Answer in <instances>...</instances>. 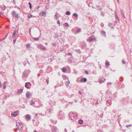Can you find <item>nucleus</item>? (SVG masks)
Masks as SVG:
<instances>
[{
    "label": "nucleus",
    "mask_w": 132,
    "mask_h": 132,
    "mask_svg": "<svg viewBox=\"0 0 132 132\" xmlns=\"http://www.w3.org/2000/svg\"><path fill=\"white\" fill-rule=\"evenodd\" d=\"M26 117L27 119V121L30 120L31 118L30 115L29 114L26 115Z\"/></svg>",
    "instance_id": "obj_17"
},
{
    "label": "nucleus",
    "mask_w": 132,
    "mask_h": 132,
    "mask_svg": "<svg viewBox=\"0 0 132 132\" xmlns=\"http://www.w3.org/2000/svg\"><path fill=\"white\" fill-rule=\"evenodd\" d=\"M2 9V10H4L6 9V7L5 6H4L3 7Z\"/></svg>",
    "instance_id": "obj_42"
},
{
    "label": "nucleus",
    "mask_w": 132,
    "mask_h": 132,
    "mask_svg": "<svg viewBox=\"0 0 132 132\" xmlns=\"http://www.w3.org/2000/svg\"><path fill=\"white\" fill-rule=\"evenodd\" d=\"M16 12L15 11H12V16L15 18H20V16L18 14H15L16 13Z\"/></svg>",
    "instance_id": "obj_2"
},
{
    "label": "nucleus",
    "mask_w": 132,
    "mask_h": 132,
    "mask_svg": "<svg viewBox=\"0 0 132 132\" xmlns=\"http://www.w3.org/2000/svg\"><path fill=\"white\" fill-rule=\"evenodd\" d=\"M49 104L52 106H53L54 105H55V102L51 100H50L49 102Z\"/></svg>",
    "instance_id": "obj_11"
},
{
    "label": "nucleus",
    "mask_w": 132,
    "mask_h": 132,
    "mask_svg": "<svg viewBox=\"0 0 132 132\" xmlns=\"http://www.w3.org/2000/svg\"><path fill=\"white\" fill-rule=\"evenodd\" d=\"M46 12L45 11H42L39 14V15L40 16H43L44 17L46 16Z\"/></svg>",
    "instance_id": "obj_8"
},
{
    "label": "nucleus",
    "mask_w": 132,
    "mask_h": 132,
    "mask_svg": "<svg viewBox=\"0 0 132 132\" xmlns=\"http://www.w3.org/2000/svg\"><path fill=\"white\" fill-rule=\"evenodd\" d=\"M6 82L5 81L3 84V86H2V87L4 89H5L6 87V85L5 84H6Z\"/></svg>",
    "instance_id": "obj_18"
},
{
    "label": "nucleus",
    "mask_w": 132,
    "mask_h": 132,
    "mask_svg": "<svg viewBox=\"0 0 132 132\" xmlns=\"http://www.w3.org/2000/svg\"><path fill=\"white\" fill-rule=\"evenodd\" d=\"M122 62L123 64H125L126 63V62L124 61V59L122 60Z\"/></svg>",
    "instance_id": "obj_37"
},
{
    "label": "nucleus",
    "mask_w": 132,
    "mask_h": 132,
    "mask_svg": "<svg viewBox=\"0 0 132 132\" xmlns=\"http://www.w3.org/2000/svg\"><path fill=\"white\" fill-rule=\"evenodd\" d=\"M38 48L42 49L43 50H44L45 49V48L43 45H39L38 46Z\"/></svg>",
    "instance_id": "obj_16"
},
{
    "label": "nucleus",
    "mask_w": 132,
    "mask_h": 132,
    "mask_svg": "<svg viewBox=\"0 0 132 132\" xmlns=\"http://www.w3.org/2000/svg\"><path fill=\"white\" fill-rule=\"evenodd\" d=\"M48 112L49 113H50L52 112V111L50 110H49Z\"/></svg>",
    "instance_id": "obj_56"
},
{
    "label": "nucleus",
    "mask_w": 132,
    "mask_h": 132,
    "mask_svg": "<svg viewBox=\"0 0 132 132\" xmlns=\"http://www.w3.org/2000/svg\"><path fill=\"white\" fill-rule=\"evenodd\" d=\"M28 76V75L27 73H26L25 72H23L22 73V77L23 78V77H27Z\"/></svg>",
    "instance_id": "obj_19"
},
{
    "label": "nucleus",
    "mask_w": 132,
    "mask_h": 132,
    "mask_svg": "<svg viewBox=\"0 0 132 132\" xmlns=\"http://www.w3.org/2000/svg\"><path fill=\"white\" fill-rule=\"evenodd\" d=\"M101 15L103 16H104V14L103 13V12H101Z\"/></svg>",
    "instance_id": "obj_48"
},
{
    "label": "nucleus",
    "mask_w": 132,
    "mask_h": 132,
    "mask_svg": "<svg viewBox=\"0 0 132 132\" xmlns=\"http://www.w3.org/2000/svg\"><path fill=\"white\" fill-rule=\"evenodd\" d=\"M65 14L68 15H70L71 14V13L69 11H67L66 12Z\"/></svg>",
    "instance_id": "obj_30"
},
{
    "label": "nucleus",
    "mask_w": 132,
    "mask_h": 132,
    "mask_svg": "<svg viewBox=\"0 0 132 132\" xmlns=\"http://www.w3.org/2000/svg\"><path fill=\"white\" fill-rule=\"evenodd\" d=\"M62 71L64 73H65L67 71V68L65 67H63V68H62Z\"/></svg>",
    "instance_id": "obj_21"
},
{
    "label": "nucleus",
    "mask_w": 132,
    "mask_h": 132,
    "mask_svg": "<svg viewBox=\"0 0 132 132\" xmlns=\"http://www.w3.org/2000/svg\"><path fill=\"white\" fill-rule=\"evenodd\" d=\"M64 26L65 27H67L69 26L68 24L67 23H65L64 24Z\"/></svg>",
    "instance_id": "obj_34"
},
{
    "label": "nucleus",
    "mask_w": 132,
    "mask_h": 132,
    "mask_svg": "<svg viewBox=\"0 0 132 132\" xmlns=\"http://www.w3.org/2000/svg\"><path fill=\"white\" fill-rule=\"evenodd\" d=\"M31 28H30L29 30V34H30V35H31Z\"/></svg>",
    "instance_id": "obj_55"
},
{
    "label": "nucleus",
    "mask_w": 132,
    "mask_h": 132,
    "mask_svg": "<svg viewBox=\"0 0 132 132\" xmlns=\"http://www.w3.org/2000/svg\"><path fill=\"white\" fill-rule=\"evenodd\" d=\"M126 127H127V128H128L129 127V126L128 125H126Z\"/></svg>",
    "instance_id": "obj_64"
},
{
    "label": "nucleus",
    "mask_w": 132,
    "mask_h": 132,
    "mask_svg": "<svg viewBox=\"0 0 132 132\" xmlns=\"http://www.w3.org/2000/svg\"><path fill=\"white\" fill-rule=\"evenodd\" d=\"M28 4L29 5V8L31 10L32 9V7L31 4L30 2Z\"/></svg>",
    "instance_id": "obj_31"
},
{
    "label": "nucleus",
    "mask_w": 132,
    "mask_h": 132,
    "mask_svg": "<svg viewBox=\"0 0 132 132\" xmlns=\"http://www.w3.org/2000/svg\"><path fill=\"white\" fill-rule=\"evenodd\" d=\"M66 55L69 56H72V54L71 53H67L66 54Z\"/></svg>",
    "instance_id": "obj_35"
},
{
    "label": "nucleus",
    "mask_w": 132,
    "mask_h": 132,
    "mask_svg": "<svg viewBox=\"0 0 132 132\" xmlns=\"http://www.w3.org/2000/svg\"><path fill=\"white\" fill-rule=\"evenodd\" d=\"M31 93L29 92H27L26 93V96L28 99H29V97L30 96Z\"/></svg>",
    "instance_id": "obj_10"
},
{
    "label": "nucleus",
    "mask_w": 132,
    "mask_h": 132,
    "mask_svg": "<svg viewBox=\"0 0 132 132\" xmlns=\"http://www.w3.org/2000/svg\"><path fill=\"white\" fill-rule=\"evenodd\" d=\"M46 82H47V84H48V82H49L48 79H46Z\"/></svg>",
    "instance_id": "obj_52"
},
{
    "label": "nucleus",
    "mask_w": 132,
    "mask_h": 132,
    "mask_svg": "<svg viewBox=\"0 0 132 132\" xmlns=\"http://www.w3.org/2000/svg\"><path fill=\"white\" fill-rule=\"evenodd\" d=\"M28 84H27V83L26 82L25 84V87L27 89H29L30 88V87H29L28 86Z\"/></svg>",
    "instance_id": "obj_29"
},
{
    "label": "nucleus",
    "mask_w": 132,
    "mask_h": 132,
    "mask_svg": "<svg viewBox=\"0 0 132 132\" xmlns=\"http://www.w3.org/2000/svg\"><path fill=\"white\" fill-rule=\"evenodd\" d=\"M57 23L59 25V26H60V22L59 20H57Z\"/></svg>",
    "instance_id": "obj_39"
},
{
    "label": "nucleus",
    "mask_w": 132,
    "mask_h": 132,
    "mask_svg": "<svg viewBox=\"0 0 132 132\" xmlns=\"http://www.w3.org/2000/svg\"><path fill=\"white\" fill-rule=\"evenodd\" d=\"M105 65L106 66L108 67L110 65V63L108 61H106Z\"/></svg>",
    "instance_id": "obj_23"
},
{
    "label": "nucleus",
    "mask_w": 132,
    "mask_h": 132,
    "mask_svg": "<svg viewBox=\"0 0 132 132\" xmlns=\"http://www.w3.org/2000/svg\"><path fill=\"white\" fill-rule=\"evenodd\" d=\"M8 35V34H7V35L5 36V37L3 38V39H4L5 38H6V37H7V36Z\"/></svg>",
    "instance_id": "obj_60"
},
{
    "label": "nucleus",
    "mask_w": 132,
    "mask_h": 132,
    "mask_svg": "<svg viewBox=\"0 0 132 132\" xmlns=\"http://www.w3.org/2000/svg\"><path fill=\"white\" fill-rule=\"evenodd\" d=\"M16 39H13V43H14V44H15V43L16 41Z\"/></svg>",
    "instance_id": "obj_49"
},
{
    "label": "nucleus",
    "mask_w": 132,
    "mask_h": 132,
    "mask_svg": "<svg viewBox=\"0 0 132 132\" xmlns=\"http://www.w3.org/2000/svg\"><path fill=\"white\" fill-rule=\"evenodd\" d=\"M33 38L35 41H37L39 40L38 38Z\"/></svg>",
    "instance_id": "obj_38"
},
{
    "label": "nucleus",
    "mask_w": 132,
    "mask_h": 132,
    "mask_svg": "<svg viewBox=\"0 0 132 132\" xmlns=\"http://www.w3.org/2000/svg\"><path fill=\"white\" fill-rule=\"evenodd\" d=\"M80 45L81 48L83 49L86 48V44L85 43H82Z\"/></svg>",
    "instance_id": "obj_6"
},
{
    "label": "nucleus",
    "mask_w": 132,
    "mask_h": 132,
    "mask_svg": "<svg viewBox=\"0 0 132 132\" xmlns=\"http://www.w3.org/2000/svg\"><path fill=\"white\" fill-rule=\"evenodd\" d=\"M32 16L33 15H32L30 14H29L27 16L28 18H31Z\"/></svg>",
    "instance_id": "obj_33"
},
{
    "label": "nucleus",
    "mask_w": 132,
    "mask_h": 132,
    "mask_svg": "<svg viewBox=\"0 0 132 132\" xmlns=\"http://www.w3.org/2000/svg\"><path fill=\"white\" fill-rule=\"evenodd\" d=\"M30 44H27L26 47H29Z\"/></svg>",
    "instance_id": "obj_50"
},
{
    "label": "nucleus",
    "mask_w": 132,
    "mask_h": 132,
    "mask_svg": "<svg viewBox=\"0 0 132 132\" xmlns=\"http://www.w3.org/2000/svg\"><path fill=\"white\" fill-rule=\"evenodd\" d=\"M124 85L123 84H121L119 85V87L122 88H124Z\"/></svg>",
    "instance_id": "obj_27"
},
{
    "label": "nucleus",
    "mask_w": 132,
    "mask_h": 132,
    "mask_svg": "<svg viewBox=\"0 0 132 132\" xmlns=\"http://www.w3.org/2000/svg\"><path fill=\"white\" fill-rule=\"evenodd\" d=\"M126 100L125 98H122L121 100H120L121 103L122 104L125 103L126 102Z\"/></svg>",
    "instance_id": "obj_12"
},
{
    "label": "nucleus",
    "mask_w": 132,
    "mask_h": 132,
    "mask_svg": "<svg viewBox=\"0 0 132 132\" xmlns=\"http://www.w3.org/2000/svg\"><path fill=\"white\" fill-rule=\"evenodd\" d=\"M76 52L78 53L79 54H80L81 53V51L80 50H75Z\"/></svg>",
    "instance_id": "obj_22"
},
{
    "label": "nucleus",
    "mask_w": 132,
    "mask_h": 132,
    "mask_svg": "<svg viewBox=\"0 0 132 132\" xmlns=\"http://www.w3.org/2000/svg\"><path fill=\"white\" fill-rule=\"evenodd\" d=\"M100 6H96V7H97V8H96V9L99 10H101L102 9L101 7L99 8V7Z\"/></svg>",
    "instance_id": "obj_32"
},
{
    "label": "nucleus",
    "mask_w": 132,
    "mask_h": 132,
    "mask_svg": "<svg viewBox=\"0 0 132 132\" xmlns=\"http://www.w3.org/2000/svg\"><path fill=\"white\" fill-rule=\"evenodd\" d=\"M78 122L79 124H82L83 123V121L81 119L78 120Z\"/></svg>",
    "instance_id": "obj_26"
},
{
    "label": "nucleus",
    "mask_w": 132,
    "mask_h": 132,
    "mask_svg": "<svg viewBox=\"0 0 132 132\" xmlns=\"http://www.w3.org/2000/svg\"><path fill=\"white\" fill-rule=\"evenodd\" d=\"M51 122L52 123H53L54 124V120H51Z\"/></svg>",
    "instance_id": "obj_59"
},
{
    "label": "nucleus",
    "mask_w": 132,
    "mask_h": 132,
    "mask_svg": "<svg viewBox=\"0 0 132 132\" xmlns=\"http://www.w3.org/2000/svg\"><path fill=\"white\" fill-rule=\"evenodd\" d=\"M67 130L65 128V132H67Z\"/></svg>",
    "instance_id": "obj_63"
},
{
    "label": "nucleus",
    "mask_w": 132,
    "mask_h": 132,
    "mask_svg": "<svg viewBox=\"0 0 132 132\" xmlns=\"http://www.w3.org/2000/svg\"><path fill=\"white\" fill-rule=\"evenodd\" d=\"M16 126H17L19 129L21 130L23 128V126L19 122H16Z\"/></svg>",
    "instance_id": "obj_3"
},
{
    "label": "nucleus",
    "mask_w": 132,
    "mask_h": 132,
    "mask_svg": "<svg viewBox=\"0 0 132 132\" xmlns=\"http://www.w3.org/2000/svg\"><path fill=\"white\" fill-rule=\"evenodd\" d=\"M104 81H103L101 80H100V82L101 83H102L103 82H104Z\"/></svg>",
    "instance_id": "obj_44"
},
{
    "label": "nucleus",
    "mask_w": 132,
    "mask_h": 132,
    "mask_svg": "<svg viewBox=\"0 0 132 132\" xmlns=\"http://www.w3.org/2000/svg\"><path fill=\"white\" fill-rule=\"evenodd\" d=\"M77 115H75V116H74V115H73V117H74L75 118H76V117H77Z\"/></svg>",
    "instance_id": "obj_58"
},
{
    "label": "nucleus",
    "mask_w": 132,
    "mask_h": 132,
    "mask_svg": "<svg viewBox=\"0 0 132 132\" xmlns=\"http://www.w3.org/2000/svg\"><path fill=\"white\" fill-rule=\"evenodd\" d=\"M121 14L123 18H125V19L126 20V19L125 17V16L124 15V13H123V11H121Z\"/></svg>",
    "instance_id": "obj_28"
},
{
    "label": "nucleus",
    "mask_w": 132,
    "mask_h": 132,
    "mask_svg": "<svg viewBox=\"0 0 132 132\" xmlns=\"http://www.w3.org/2000/svg\"><path fill=\"white\" fill-rule=\"evenodd\" d=\"M27 84H28V85H31V84L29 82H27Z\"/></svg>",
    "instance_id": "obj_53"
},
{
    "label": "nucleus",
    "mask_w": 132,
    "mask_h": 132,
    "mask_svg": "<svg viewBox=\"0 0 132 132\" xmlns=\"http://www.w3.org/2000/svg\"><path fill=\"white\" fill-rule=\"evenodd\" d=\"M112 25V24L111 23H109L108 24V26L109 27H111Z\"/></svg>",
    "instance_id": "obj_46"
},
{
    "label": "nucleus",
    "mask_w": 132,
    "mask_h": 132,
    "mask_svg": "<svg viewBox=\"0 0 132 132\" xmlns=\"http://www.w3.org/2000/svg\"><path fill=\"white\" fill-rule=\"evenodd\" d=\"M23 63L24 66H26V63L25 61H24V62H23Z\"/></svg>",
    "instance_id": "obj_45"
},
{
    "label": "nucleus",
    "mask_w": 132,
    "mask_h": 132,
    "mask_svg": "<svg viewBox=\"0 0 132 132\" xmlns=\"http://www.w3.org/2000/svg\"><path fill=\"white\" fill-rule=\"evenodd\" d=\"M51 130L52 132H58L59 130L57 129L56 126H53L51 127Z\"/></svg>",
    "instance_id": "obj_4"
},
{
    "label": "nucleus",
    "mask_w": 132,
    "mask_h": 132,
    "mask_svg": "<svg viewBox=\"0 0 132 132\" xmlns=\"http://www.w3.org/2000/svg\"><path fill=\"white\" fill-rule=\"evenodd\" d=\"M17 30L16 29H15V30L14 31V32L13 34V35L12 36V38H13L14 37H16L17 35L16 34V32H17Z\"/></svg>",
    "instance_id": "obj_7"
},
{
    "label": "nucleus",
    "mask_w": 132,
    "mask_h": 132,
    "mask_svg": "<svg viewBox=\"0 0 132 132\" xmlns=\"http://www.w3.org/2000/svg\"><path fill=\"white\" fill-rule=\"evenodd\" d=\"M31 103H30V104L31 105H32V104H34V102H33V101L32 100H31Z\"/></svg>",
    "instance_id": "obj_41"
},
{
    "label": "nucleus",
    "mask_w": 132,
    "mask_h": 132,
    "mask_svg": "<svg viewBox=\"0 0 132 132\" xmlns=\"http://www.w3.org/2000/svg\"><path fill=\"white\" fill-rule=\"evenodd\" d=\"M115 16V18H116V19H117L119 21V20L118 18V17L117 15H116V13Z\"/></svg>",
    "instance_id": "obj_36"
},
{
    "label": "nucleus",
    "mask_w": 132,
    "mask_h": 132,
    "mask_svg": "<svg viewBox=\"0 0 132 132\" xmlns=\"http://www.w3.org/2000/svg\"><path fill=\"white\" fill-rule=\"evenodd\" d=\"M85 73L87 75H88L89 74L87 70H86L85 71Z\"/></svg>",
    "instance_id": "obj_43"
},
{
    "label": "nucleus",
    "mask_w": 132,
    "mask_h": 132,
    "mask_svg": "<svg viewBox=\"0 0 132 132\" xmlns=\"http://www.w3.org/2000/svg\"><path fill=\"white\" fill-rule=\"evenodd\" d=\"M2 85L0 81V87L1 88H2Z\"/></svg>",
    "instance_id": "obj_54"
},
{
    "label": "nucleus",
    "mask_w": 132,
    "mask_h": 132,
    "mask_svg": "<svg viewBox=\"0 0 132 132\" xmlns=\"http://www.w3.org/2000/svg\"><path fill=\"white\" fill-rule=\"evenodd\" d=\"M111 84H112V83L111 82H108V83L107 84V85L108 86V85H111Z\"/></svg>",
    "instance_id": "obj_47"
},
{
    "label": "nucleus",
    "mask_w": 132,
    "mask_h": 132,
    "mask_svg": "<svg viewBox=\"0 0 132 132\" xmlns=\"http://www.w3.org/2000/svg\"><path fill=\"white\" fill-rule=\"evenodd\" d=\"M120 81H122L123 80V78L122 77H121L120 78Z\"/></svg>",
    "instance_id": "obj_40"
},
{
    "label": "nucleus",
    "mask_w": 132,
    "mask_h": 132,
    "mask_svg": "<svg viewBox=\"0 0 132 132\" xmlns=\"http://www.w3.org/2000/svg\"><path fill=\"white\" fill-rule=\"evenodd\" d=\"M64 115L62 112H60L57 115V118L63 120L65 118Z\"/></svg>",
    "instance_id": "obj_1"
},
{
    "label": "nucleus",
    "mask_w": 132,
    "mask_h": 132,
    "mask_svg": "<svg viewBox=\"0 0 132 132\" xmlns=\"http://www.w3.org/2000/svg\"><path fill=\"white\" fill-rule=\"evenodd\" d=\"M39 7H40L39 6H37V10L39 8Z\"/></svg>",
    "instance_id": "obj_62"
},
{
    "label": "nucleus",
    "mask_w": 132,
    "mask_h": 132,
    "mask_svg": "<svg viewBox=\"0 0 132 132\" xmlns=\"http://www.w3.org/2000/svg\"><path fill=\"white\" fill-rule=\"evenodd\" d=\"M87 80L86 78H82L80 79V81L81 82H85L87 81Z\"/></svg>",
    "instance_id": "obj_14"
},
{
    "label": "nucleus",
    "mask_w": 132,
    "mask_h": 132,
    "mask_svg": "<svg viewBox=\"0 0 132 132\" xmlns=\"http://www.w3.org/2000/svg\"><path fill=\"white\" fill-rule=\"evenodd\" d=\"M95 38H93L92 37H89V38L87 39V41H89L90 42L93 41L94 40H95Z\"/></svg>",
    "instance_id": "obj_13"
},
{
    "label": "nucleus",
    "mask_w": 132,
    "mask_h": 132,
    "mask_svg": "<svg viewBox=\"0 0 132 132\" xmlns=\"http://www.w3.org/2000/svg\"><path fill=\"white\" fill-rule=\"evenodd\" d=\"M73 15L74 16V17L77 18H78V15L76 13H73Z\"/></svg>",
    "instance_id": "obj_25"
},
{
    "label": "nucleus",
    "mask_w": 132,
    "mask_h": 132,
    "mask_svg": "<svg viewBox=\"0 0 132 132\" xmlns=\"http://www.w3.org/2000/svg\"><path fill=\"white\" fill-rule=\"evenodd\" d=\"M40 75V73H38L37 75V77H39Z\"/></svg>",
    "instance_id": "obj_57"
},
{
    "label": "nucleus",
    "mask_w": 132,
    "mask_h": 132,
    "mask_svg": "<svg viewBox=\"0 0 132 132\" xmlns=\"http://www.w3.org/2000/svg\"><path fill=\"white\" fill-rule=\"evenodd\" d=\"M18 111H15L13 112H12L11 114V116L13 117H15L18 115Z\"/></svg>",
    "instance_id": "obj_5"
},
{
    "label": "nucleus",
    "mask_w": 132,
    "mask_h": 132,
    "mask_svg": "<svg viewBox=\"0 0 132 132\" xmlns=\"http://www.w3.org/2000/svg\"><path fill=\"white\" fill-rule=\"evenodd\" d=\"M73 60V58L72 57V56H70L68 57V62L70 63H71L72 62V61Z\"/></svg>",
    "instance_id": "obj_9"
},
{
    "label": "nucleus",
    "mask_w": 132,
    "mask_h": 132,
    "mask_svg": "<svg viewBox=\"0 0 132 132\" xmlns=\"http://www.w3.org/2000/svg\"><path fill=\"white\" fill-rule=\"evenodd\" d=\"M23 89H18L17 91V93L18 95H20V94L23 92Z\"/></svg>",
    "instance_id": "obj_15"
},
{
    "label": "nucleus",
    "mask_w": 132,
    "mask_h": 132,
    "mask_svg": "<svg viewBox=\"0 0 132 132\" xmlns=\"http://www.w3.org/2000/svg\"><path fill=\"white\" fill-rule=\"evenodd\" d=\"M17 129V128L14 129V130L15 131V132H16V131Z\"/></svg>",
    "instance_id": "obj_61"
},
{
    "label": "nucleus",
    "mask_w": 132,
    "mask_h": 132,
    "mask_svg": "<svg viewBox=\"0 0 132 132\" xmlns=\"http://www.w3.org/2000/svg\"><path fill=\"white\" fill-rule=\"evenodd\" d=\"M7 98V96L6 95H5V96L4 97V98L6 99V98Z\"/></svg>",
    "instance_id": "obj_51"
},
{
    "label": "nucleus",
    "mask_w": 132,
    "mask_h": 132,
    "mask_svg": "<svg viewBox=\"0 0 132 132\" xmlns=\"http://www.w3.org/2000/svg\"><path fill=\"white\" fill-rule=\"evenodd\" d=\"M101 34L104 36H106V32L104 30H102L101 31Z\"/></svg>",
    "instance_id": "obj_24"
},
{
    "label": "nucleus",
    "mask_w": 132,
    "mask_h": 132,
    "mask_svg": "<svg viewBox=\"0 0 132 132\" xmlns=\"http://www.w3.org/2000/svg\"><path fill=\"white\" fill-rule=\"evenodd\" d=\"M81 31V29L79 28L77 29L76 31V33L78 34L79 32H80Z\"/></svg>",
    "instance_id": "obj_20"
}]
</instances>
